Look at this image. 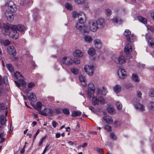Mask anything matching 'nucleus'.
Masks as SVG:
<instances>
[{"instance_id": "51", "label": "nucleus", "mask_w": 154, "mask_h": 154, "mask_svg": "<svg viewBox=\"0 0 154 154\" xmlns=\"http://www.w3.org/2000/svg\"><path fill=\"white\" fill-rule=\"evenodd\" d=\"M11 43L10 41L8 39H6L4 41L3 44L5 46H8Z\"/></svg>"}, {"instance_id": "29", "label": "nucleus", "mask_w": 154, "mask_h": 154, "mask_svg": "<svg viewBox=\"0 0 154 154\" xmlns=\"http://www.w3.org/2000/svg\"><path fill=\"white\" fill-rule=\"evenodd\" d=\"M122 87L120 85H117L113 88L114 91L117 94L119 93L121 90Z\"/></svg>"}, {"instance_id": "19", "label": "nucleus", "mask_w": 154, "mask_h": 154, "mask_svg": "<svg viewBox=\"0 0 154 154\" xmlns=\"http://www.w3.org/2000/svg\"><path fill=\"white\" fill-rule=\"evenodd\" d=\"M94 43L96 48H101L102 47L101 41L98 39H95L94 41Z\"/></svg>"}, {"instance_id": "59", "label": "nucleus", "mask_w": 154, "mask_h": 154, "mask_svg": "<svg viewBox=\"0 0 154 154\" xmlns=\"http://www.w3.org/2000/svg\"><path fill=\"white\" fill-rule=\"evenodd\" d=\"M49 145H50L49 144H48V145L47 144L46 145L43 151V152L42 154H44L45 153L46 151L47 150L48 148L49 147Z\"/></svg>"}, {"instance_id": "2", "label": "nucleus", "mask_w": 154, "mask_h": 154, "mask_svg": "<svg viewBox=\"0 0 154 154\" xmlns=\"http://www.w3.org/2000/svg\"><path fill=\"white\" fill-rule=\"evenodd\" d=\"M13 25H10L9 23H3V27L4 30L3 33L4 34L9 35L10 36L14 39H17L19 37V34L16 29H13L11 28Z\"/></svg>"}, {"instance_id": "63", "label": "nucleus", "mask_w": 154, "mask_h": 154, "mask_svg": "<svg viewBox=\"0 0 154 154\" xmlns=\"http://www.w3.org/2000/svg\"><path fill=\"white\" fill-rule=\"evenodd\" d=\"M26 146H24L23 149L21 150L20 153L21 154H23L25 152V148Z\"/></svg>"}, {"instance_id": "33", "label": "nucleus", "mask_w": 154, "mask_h": 154, "mask_svg": "<svg viewBox=\"0 0 154 154\" xmlns=\"http://www.w3.org/2000/svg\"><path fill=\"white\" fill-rule=\"evenodd\" d=\"M8 53L11 55L15 56L16 54V51L15 49H7Z\"/></svg>"}, {"instance_id": "17", "label": "nucleus", "mask_w": 154, "mask_h": 154, "mask_svg": "<svg viewBox=\"0 0 154 154\" xmlns=\"http://www.w3.org/2000/svg\"><path fill=\"white\" fill-rule=\"evenodd\" d=\"M96 21L98 28H103L105 25V23L103 19H99Z\"/></svg>"}, {"instance_id": "3", "label": "nucleus", "mask_w": 154, "mask_h": 154, "mask_svg": "<svg viewBox=\"0 0 154 154\" xmlns=\"http://www.w3.org/2000/svg\"><path fill=\"white\" fill-rule=\"evenodd\" d=\"M14 76L17 79H18L17 81H14V82L18 87H20V86L23 87H25L26 83L24 82V78L21 74L18 72H16L14 74Z\"/></svg>"}, {"instance_id": "34", "label": "nucleus", "mask_w": 154, "mask_h": 154, "mask_svg": "<svg viewBox=\"0 0 154 154\" xmlns=\"http://www.w3.org/2000/svg\"><path fill=\"white\" fill-rule=\"evenodd\" d=\"M137 19L140 21L145 24L147 23L146 19L142 17L139 16L138 17Z\"/></svg>"}, {"instance_id": "26", "label": "nucleus", "mask_w": 154, "mask_h": 154, "mask_svg": "<svg viewBox=\"0 0 154 154\" xmlns=\"http://www.w3.org/2000/svg\"><path fill=\"white\" fill-rule=\"evenodd\" d=\"M79 78L83 86L84 87L86 85V83L85 80V77L82 75H80L79 76Z\"/></svg>"}, {"instance_id": "52", "label": "nucleus", "mask_w": 154, "mask_h": 154, "mask_svg": "<svg viewBox=\"0 0 154 154\" xmlns=\"http://www.w3.org/2000/svg\"><path fill=\"white\" fill-rule=\"evenodd\" d=\"M132 49H124V52L126 54H129L132 51Z\"/></svg>"}, {"instance_id": "9", "label": "nucleus", "mask_w": 154, "mask_h": 154, "mask_svg": "<svg viewBox=\"0 0 154 154\" xmlns=\"http://www.w3.org/2000/svg\"><path fill=\"white\" fill-rule=\"evenodd\" d=\"M84 70L87 74L92 75L93 73L94 66L89 65H85L84 68Z\"/></svg>"}, {"instance_id": "5", "label": "nucleus", "mask_w": 154, "mask_h": 154, "mask_svg": "<svg viewBox=\"0 0 154 154\" xmlns=\"http://www.w3.org/2000/svg\"><path fill=\"white\" fill-rule=\"evenodd\" d=\"M88 28L89 31H90L93 32H96L98 28L96 21H90L88 22Z\"/></svg>"}, {"instance_id": "55", "label": "nucleus", "mask_w": 154, "mask_h": 154, "mask_svg": "<svg viewBox=\"0 0 154 154\" xmlns=\"http://www.w3.org/2000/svg\"><path fill=\"white\" fill-rule=\"evenodd\" d=\"M45 139V137H42L40 140L39 143L38 144L39 146H41L42 145L43 142Z\"/></svg>"}, {"instance_id": "43", "label": "nucleus", "mask_w": 154, "mask_h": 154, "mask_svg": "<svg viewBox=\"0 0 154 154\" xmlns=\"http://www.w3.org/2000/svg\"><path fill=\"white\" fill-rule=\"evenodd\" d=\"M128 43H129V42H128ZM134 47V45H133V44L131 43V42H130L129 43H127L126 44L125 48H133Z\"/></svg>"}, {"instance_id": "8", "label": "nucleus", "mask_w": 154, "mask_h": 154, "mask_svg": "<svg viewBox=\"0 0 154 154\" xmlns=\"http://www.w3.org/2000/svg\"><path fill=\"white\" fill-rule=\"evenodd\" d=\"M5 7L8 8L9 11V12L11 13L12 12H14L17 10L16 5L14 4V2L12 1H10L7 3L5 5Z\"/></svg>"}, {"instance_id": "48", "label": "nucleus", "mask_w": 154, "mask_h": 154, "mask_svg": "<svg viewBox=\"0 0 154 154\" xmlns=\"http://www.w3.org/2000/svg\"><path fill=\"white\" fill-rule=\"evenodd\" d=\"M105 13L106 16L109 17L111 15L112 12L110 9H107L105 10Z\"/></svg>"}, {"instance_id": "61", "label": "nucleus", "mask_w": 154, "mask_h": 154, "mask_svg": "<svg viewBox=\"0 0 154 154\" xmlns=\"http://www.w3.org/2000/svg\"><path fill=\"white\" fill-rule=\"evenodd\" d=\"M52 126L54 128H55L58 125V123L55 121H53L52 122Z\"/></svg>"}, {"instance_id": "1", "label": "nucleus", "mask_w": 154, "mask_h": 154, "mask_svg": "<svg viewBox=\"0 0 154 154\" xmlns=\"http://www.w3.org/2000/svg\"><path fill=\"white\" fill-rule=\"evenodd\" d=\"M96 93L93 94L92 103L94 105H98L100 103L103 104L104 103L105 100L101 95H105L107 93V89L104 87H103L101 89L97 88Z\"/></svg>"}, {"instance_id": "36", "label": "nucleus", "mask_w": 154, "mask_h": 154, "mask_svg": "<svg viewBox=\"0 0 154 154\" xmlns=\"http://www.w3.org/2000/svg\"><path fill=\"white\" fill-rule=\"evenodd\" d=\"M88 53L90 56H93L95 54V49H89Z\"/></svg>"}, {"instance_id": "57", "label": "nucleus", "mask_w": 154, "mask_h": 154, "mask_svg": "<svg viewBox=\"0 0 154 154\" xmlns=\"http://www.w3.org/2000/svg\"><path fill=\"white\" fill-rule=\"evenodd\" d=\"M104 129L109 131H111V128L109 125H106L104 127Z\"/></svg>"}, {"instance_id": "7", "label": "nucleus", "mask_w": 154, "mask_h": 154, "mask_svg": "<svg viewBox=\"0 0 154 154\" xmlns=\"http://www.w3.org/2000/svg\"><path fill=\"white\" fill-rule=\"evenodd\" d=\"M98 88H94V86L92 83H90L88 85V94L89 96L91 97V96L95 93H96V89Z\"/></svg>"}, {"instance_id": "35", "label": "nucleus", "mask_w": 154, "mask_h": 154, "mask_svg": "<svg viewBox=\"0 0 154 154\" xmlns=\"http://www.w3.org/2000/svg\"><path fill=\"white\" fill-rule=\"evenodd\" d=\"M131 32L130 30L128 29H126L124 32V35L128 38L131 35Z\"/></svg>"}, {"instance_id": "28", "label": "nucleus", "mask_w": 154, "mask_h": 154, "mask_svg": "<svg viewBox=\"0 0 154 154\" xmlns=\"http://www.w3.org/2000/svg\"><path fill=\"white\" fill-rule=\"evenodd\" d=\"M148 108L150 111L152 112L154 111V102H151L149 103Z\"/></svg>"}, {"instance_id": "47", "label": "nucleus", "mask_w": 154, "mask_h": 154, "mask_svg": "<svg viewBox=\"0 0 154 154\" xmlns=\"http://www.w3.org/2000/svg\"><path fill=\"white\" fill-rule=\"evenodd\" d=\"M75 2L78 5H82L85 2V0H75Z\"/></svg>"}, {"instance_id": "60", "label": "nucleus", "mask_w": 154, "mask_h": 154, "mask_svg": "<svg viewBox=\"0 0 154 154\" xmlns=\"http://www.w3.org/2000/svg\"><path fill=\"white\" fill-rule=\"evenodd\" d=\"M40 132V130L38 129L35 133V135L33 136V138H34V140L35 139V138L37 136V135Z\"/></svg>"}, {"instance_id": "64", "label": "nucleus", "mask_w": 154, "mask_h": 154, "mask_svg": "<svg viewBox=\"0 0 154 154\" xmlns=\"http://www.w3.org/2000/svg\"><path fill=\"white\" fill-rule=\"evenodd\" d=\"M0 108L1 109H3L5 108V106L4 103H1L0 104Z\"/></svg>"}, {"instance_id": "16", "label": "nucleus", "mask_w": 154, "mask_h": 154, "mask_svg": "<svg viewBox=\"0 0 154 154\" xmlns=\"http://www.w3.org/2000/svg\"><path fill=\"white\" fill-rule=\"evenodd\" d=\"M5 15L8 21L11 23L14 20V16L11 13L6 11L5 13Z\"/></svg>"}, {"instance_id": "53", "label": "nucleus", "mask_w": 154, "mask_h": 154, "mask_svg": "<svg viewBox=\"0 0 154 154\" xmlns=\"http://www.w3.org/2000/svg\"><path fill=\"white\" fill-rule=\"evenodd\" d=\"M149 95L151 97H154V91L152 89H151L149 93Z\"/></svg>"}, {"instance_id": "6", "label": "nucleus", "mask_w": 154, "mask_h": 154, "mask_svg": "<svg viewBox=\"0 0 154 154\" xmlns=\"http://www.w3.org/2000/svg\"><path fill=\"white\" fill-rule=\"evenodd\" d=\"M76 29L82 33H88L89 30L88 27L85 26H82L79 23H77L75 25Z\"/></svg>"}, {"instance_id": "14", "label": "nucleus", "mask_w": 154, "mask_h": 154, "mask_svg": "<svg viewBox=\"0 0 154 154\" xmlns=\"http://www.w3.org/2000/svg\"><path fill=\"white\" fill-rule=\"evenodd\" d=\"M62 62L63 64L67 65H72L73 63V61L72 59L68 57H63Z\"/></svg>"}, {"instance_id": "50", "label": "nucleus", "mask_w": 154, "mask_h": 154, "mask_svg": "<svg viewBox=\"0 0 154 154\" xmlns=\"http://www.w3.org/2000/svg\"><path fill=\"white\" fill-rule=\"evenodd\" d=\"M63 112L64 114L68 115L69 114V111L68 109L67 108H63L62 109Z\"/></svg>"}, {"instance_id": "41", "label": "nucleus", "mask_w": 154, "mask_h": 154, "mask_svg": "<svg viewBox=\"0 0 154 154\" xmlns=\"http://www.w3.org/2000/svg\"><path fill=\"white\" fill-rule=\"evenodd\" d=\"M79 13H78L76 11H74L72 12V16L74 18H75L77 17H79Z\"/></svg>"}, {"instance_id": "24", "label": "nucleus", "mask_w": 154, "mask_h": 154, "mask_svg": "<svg viewBox=\"0 0 154 154\" xmlns=\"http://www.w3.org/2000/svg\"><path fill=\"white\" fill-rule=\"evenodd\" d=\"M27 96L28 97V98L31 101H33L35 100L36 98L35 95L32 92L28 93L27 94Z\"/></svg>"}, {"instance_id": "20", "label": "nucleus", "mask_w": 154, "mask_h": 154, "mask_svg": "<svg viewBox=\"0 0 154 154\" xmlns=\"http://www.w3.org/2000/svg\"><path fill=\"white\" fill-rule=\"evenodd\" d=\"M125 62V57L123 55H121L117 58L116 63L119 64H124Z\"/></svg>"}, {"instance_id": "12", "label": "nucleus", "mask_w": 154, "mask_h": 154, "mask_svg": "<svg viewBox=\"0 0 154 154\" xmlns=\"http://www.w3.org/2000/svg\"><path fill=\"white\" fill-rule=\"evenodd\" d=\"M139 101L138 102H134L135 108L139 111L143 112L145 110V107L142 104L139 103Z\"/></svg>"}, {"instance_id": "58", "label": "nucleus", "mask_w": 154, "mask_h": 154, "mask_svg": "<svg viewBox=\"0 0 154 154\" xmlns=\"http://www.w3.org/2000/svg\"><path fill=\"white\" fill-rule=\"evenodd\" d=\"M97 151L98 152L100 153H103V149L102 148H97Z\"/></svg>"}, {"instance_id": "40", "label": "nucleus", "mask_w": 154, "mask_h": 154, "mask_svg": "<svg viewBox=\"0 0 154 154\" xmlns=\"http://www.w3.org/2000/svg\"><path fill=\"white\" fill-rule=\"evenodd\" d=\"M124 86L126 88L130 90H132L133 88L132 84L131 83H126L124 85Z\"/></svg>"}, {"instance_id": "56", "label": "nucleus", "mask_w": 154, "mask_h": 154, "mask_svg": "<svg viewBox=\"0 0 154 154\" xmlns=\"http://www.w3.org/2000/svg\"><path fill=\"white\" fill-rule=\"evenodd\" d=\"M74 63L76 64H78L80 63V60L78 58H75L74 60Z\"/></svg>"}, {"instance_id": "54", "label": "nucleus", "mask_w": 154, "mask_h": 154, "mask_svg": "<svg viewBox=\"0 0 154 154\" xmlns=\"http://www.w3.org/2000/svg\"><path fill=\"white\" fill-rule=\"evenodd\" d=\"M147 28L148 29L150 30L151 31L153 32L154 31V27H152L150 26H147Z\"/></svg>"}, {"instance_id": "42", "label": "nucleus", "mask_w": 154, "mask_h": 154, "mask_svg": "<svg viewBox=\"0 0 154 154\" xmlns=\"http://www.w3.org/2000/svg\"><path fill=\"white\" fill-rule=\"evenodd\" d=\"M116 105L117 108L119 110H121L122 108V104L120 102H117L116 103Z\"/></svg>"}, {"instance_id": "21", "label": "nucleus", "mask_w": 154, "mask_h": 154, "mask_svg": "<svg viewBox=\"0 0 154 154\" xmlns=\"http://www.w3.org/2000/svg\"><path fill=\"white\" fill-rule=\"evenodd\" d=\"M112 21L114 23H121L122 22V20L118 17H114L113 18L111 19Z\"/></svg>"}, {"instance_id": "49", "label": "nucleus", "mask_w": 154, "mask_h": 154, "mask_svg": "<svg viewBox=\"0 0 154 154\" xmlns=\"http://www.w3.org/2000/svg\"><path fill=\"white\" fill-rule=\"evenodd\" d=\"M71 72L74 75H77L79 72V71L77 69L72 68L71 69Z\"/></svg>"}, {"instance_id": "39", "label": "nucleus", "mask_w": 154, "mask_h": 154, "mask_svg": "<svg viewBox=\"0 0 154 154\" xmlns=\"http://www.w3.org/2000/svg\"><path fill=\"white\" fill-rule=\"evenodd\" d=\"M47 116L48 115L49 116H53L54 115V111L51 109H49L47 110Z\"/></svg>"}, {"instance_id": "13", "label": "nucleus", "mask_w": 154, "mask_h": 154, "mask_svg": "<svg viewBox=\"0 0 154 154\" xmlns=\"http://www.w3.org/2000/svg\"><path fill=\"white\" fill-rule=\"evenodd\" d=\"M79 23L80 24L84 23L86 21V18L85 15L82 12H79Z\"/></svg>"}, {"instance_id": "31", "label": "nucleus", "mask_w": 154, "mask_h": 154, "mask_svg": "<svg viewBox=\"0 0 154 154\" xmlns=\"http://www.w3.org/2000/svg\"><path fill=\"white\" fill-rule=\"evenodd\" d=\"M148 42L150 47H154V38L149 37Z\"/></svg>"}, {"instance_id": "37", "label": "nucleus", "mask_w": 154, "mask_h": 154, "mask_svg": "<svg viewBox=\"0 0 154 154\" xmlns=\"http://www.w3.org/2000/svg\"><path fill=\"white\" fill-rule=\"evenodd\" d=\"M6 67L9 71L10 72H12L14 71V68L11 64L9 63L6 64Z\"/></svg>"}, {"instance_id": "38", "label": "nucleus", "mask_w": 154, "mask_h": 154, "mask_svg": "<svg viewBox=\"0 0 154 154\" xmlns=\"http://www.w3.org/2000/svg\"><path fill=\"white\" fill-rule=\"evenodd\" d=\"M81 114L82 112L80 111H74L72 112V117H75L77 116L80 115Z\"/></svg>"}, {"instance_id": "30", "label": "nucleus", "mask_w": 154, "mask_h": 154, "mask_svg": "<svg viewBox=\"0 0 154 154\" xmlns=\"http://www.w3.org/2000/svg\"><path fill=\"white\" fill-rule=\"evenodd\" d=\"M107 111L111 115H113L115 114V110L111 107H108L107 109Z\"/></svg>"}, {"instance_id": "11", "label": "nucleus", "mask_w": 154, "mask_h": 154, "mask_svg": "<svg viewBox=\"0 0 154 154\" xmlns=\"http://www.w3.org/2000/svg\"><path fill=\"white\" fill-rule=\"evenodd\" d=\"M7 115V112L5 114V116L4 115H2L0 116V129L1 130L2 129V128L3 125H4L6 121V117Z\"/></svg>"}, {"instance_id": "46", "label": "nucleus", "mask_w": 154, "mask_h": 154, "mask_svg": "<svg viewBox=\"0 0 154 154\" xmlns=\"http://www.w3.org/2000/svg\"><path fill=\"white\" fill-rule=\"evenodd\" d=\"M35 84L34 82H30L27 84L28 88H31L34 87Z\"/></svg>"}, {"instance_id": "4", "label": "nucleus", "mask_w": 154, "mask_h": 154, "mask_svg": "<svg viewBox=\"0 0 154 154\" xmlns=\"http://www.w3.org/2000/svg\"><path fill=\"white\" fill-rule=\"evenodd\" d=\"M36 108L38 111V113L41 115L47 116L46 112H45V107L40 102H38L36 105Z\"/></svg>"}, {"instance_id": "23", "label": "nucleus", "mask_w": 154, "mask_h": 154, "mask_svg": "<svg viewBox=\"0 0 154 154\" xmlns=\"http://www.w3.org/2000/svg\"><path fill=\"white\" fill-rule=\"evenodd\" d=\"M137 38L136 36L133 34H132L128 38H127V40L129 42H134L136 40Z\"/></svg>"}, {"instance_id": "45", "label": "nucleus", "mask_w": 154, "mask_h": 154, "mask_svg": "<svg viewBox=\"0 0 154 154\" xmlns=\"http://www.w3.org/2000/svg\"><path fill=\"white\" fill-rule=\"evenodd\" d=\"M110 137L111 139L114 140H116L117 138L116 135L113 132H112L110 134Z\"/></svg>"}, {"instance_id": "27", "label": "nucleus", "mask_w": 154, "mask_h": 154, "mask_svg": "<svg viewBox=\"0 0 154 154\" xmlns=\"http://www.w3.org/2000/svg\"><path fill=\"white\" fill-rule=\"evenodd\" d=\"M74 56L79 57H82L83 56L82 53L79 50H76L73 53Z\"/></svg>"}, {"instance_id": "32", "label": "nucleus", "mask_w": 154, "mask_h": 154, "mask_svg": "<svg viewBox=\"0 0 154 154\" xmlns=\"http://www.w3.org/2000/svg\"><path fill=\"white\" fill-rule=\"evenodd\" d=\"M65 7L68 10L71 11L73 9L72 5L69 3H66L65 4Z\"/></svg>"}, {"instance_id": "15", "label": "nucleus", "mask_w": 154, "mask_h": 154, "mask_svg": "<svg viewBox=\"0 0 154 154\" xmlns=\"http://www.w3.org/2000/svg\"><path fill=\"white\" fill-rule=\"evenodd\" d=\"M11 28L13 29H16L17 31L22 32H23L25 30V28L24 26L18 25L17 26L12 25Z\"/></svg>"}, {"instance_id": "44", "label": "nucleus", "mask_w": 154, "mask_h": 154, "mask_svg": "<svg viewBox=\"0 0 154 154\" xmlns=\"http://www.w3.org/2000/svg\"><path fill=\"white\" fill-rule=\"evenodd\" d=\"M132 79L135 82L138 81V77L137 74H133L132 76Z\"/></svg>"}, {"instance_id": "10", "label": "nucleus", "mask_w": 154, "mask_h": 154, "mask_svg": "<svg viewBox=\"0 0 154 154\" xmlns=\"http://www.w3.org/2000/svg\"><path fill=\"white\" fill-rule=\"evenodd\" d=\"M117 73L119 77L121 79H125L127 76L126 72L124 69L119 68L118 70Z\"/></svg>"}, {"instance_id": "62", "label": "nucleus", "mask_w": 154, "mask_h": 154, "mask_svg": "<svg viewBox=\"0 0 154 154\" xmlns=\"http://www.w3.org/2000/svg\"><path fill=\"white\" fill-rule=\"evenodd\" d=\"M137 96L139 97H141L142 95L140 91H137Z\"/></svg>"}, {"instance_id": "22", "label": "nucleus", "mask_w": 154, "mask_h": 154, "mask_svg": "<svg viewBox=\"0 0 154 154\" xmlns=\"http://www.w3.org/2000/svg\"><path fill=\"white\" fill-rule=\"evenodd\" d=\"M103 119L106 123L109 124H111L113 122L112 119L111 117L110 116H105L103 117Z\"/></svg>"}, {"instance_id": "18", "label": "nucleus", "mask_w": 154, "mask_h": 154, "mask_svg": "<svg viewBox=\"0 0 154 154\" xmlns=\"http://www.w3.org/2000/svg\"><path fill=\"white\" fill-rule=\"evenodd\" d=\"M84 41L88 43H91L92 42L93 39L92 37L89 35H85L83 36Z\"/></svg>"}, {"instance_id": "25", "label": "nucleus", "mask_w": 154, "mask_h": 154, "mask_svg": "<svg viewBox=\"0 0 154 154\" xmlns=\"http://www.w3.org/2000/svg\"><path fill=\"white\" fill-rule=\"evenodd\" d=\"M32 2H33L32 1H30V2H29V0H22L20 4L23 6H27L29 4H32Z\"/></svg>"}]
</instances>
